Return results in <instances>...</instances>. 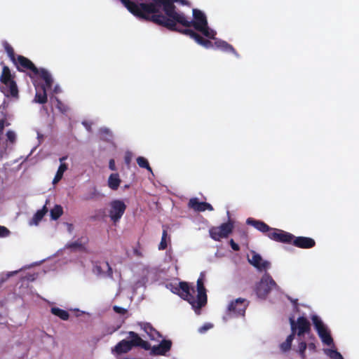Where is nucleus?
Segmentation results:
<instances>
[{
    "instance_id": "nucleus-1",
    "label": "nucleus",
    "mask_w": 359,
    "mask_h": 359,
    "mask_svg": "<svg viewBox=\"0 0 359 359\" xmlns=\"http://www.w3.org/2000/svg\"><path fill=\"white\" fill-rule=\"evenodd\" d=\"M156 11L149 14L147 21H151L156 25L163 26L169 30H175V21L182 15V13L176 11L174 2L180 1L182 4H186L185 0H153Z\"/></svg>"
},
{
    "instance_id": "nucleus-2",
    "label": "nucleus",
    "mask_w": 359,
    "mask_h": 359,
    "mask_svg": "<svg viewBox=\"0 0 359 359\" xmlns=\"http://www.w3.org/2000/svg\"><path fill=\"white\" fill-rule=\"evenodd\" d=\"M13 64L18 71L27 72L30 78L39 76L45 81L48 88H51L53 81L50 74L46 69H38L29 59L20 55H17L15 62Z\"/></svg>"
},
{
    "instance_id": "nucleus-3",
    "label": "nucleus",
    "mask_w": 359,
    "mask_h": 359,
    "mask_svg": "<svg viewBox=\"0 0 359 359\" xmlns=\"http://www.w3.org/2000/svg\"><path fill=\"white\" fill-rule=\"evenodd\" d=\"M0 90L6 97H18V88L15 81V75L11 74L10 68L4 65L0 75Z\"/></svg>"
},
{
    "instance_id": "nucleus-4",
    "label": "nucleus",
    "mask_w": 359,
    "mask_h": 359,
    "mask_svg": "<svg viewBox=\"0 0 359 359\" xmlns=\"http://www.w3.org/2000/svg\"><path fill=\"white\" fill-rule=\"evenodd\" d=\"M120 1L133 15L144 20L148 18L149 14L156 11V6L152 3L137 4L130 0Z\"/></svg>"
},
{
    "instance_id": "nucleus-5",
    "label": "nucleus",
    "mask_w": 359,
    "mask_h": 359,
    "mask_svg": "<svg viewBox=\"0 0 359 359\" xmlns=\"http://www.w3.org/2000/svg\"><path fill=\"white\" fill-rule=\"evenodd\" d=\"M194 20L188 19L184 13L175 21V25L180 24L185 27H194L196 30L208 25L205 15L201 11L194 8L192 11Z\"/></svg>"
},
{
    "instance_id": "nucleus-6",
    "label": "nucleus",
    "mask_w": 359,
    "mask_h": 359,
    "mask_svg": "<svg viewBox=\"0 0 359 359\" xmlns=\"http://www.w3.org/2000/svg\"><path fill=\"white\" fill-rule=\"evenodd\" d=\"M289 321L291 327V333L294 334V336L297 335L299 340L305 335H309L311 338L315 339L313 334L311 333V323L306 317L300 316L297 320H295L293 317H290Z\"/></svg>"
},
{
    "instance_id": "nucleus-7",
    "label": "nucleus",
    "mask_w": 359,
    "mask_h": 359,
    "mask_svg": "<svg viewBox=\"0 0 359 359\" xmlns=\"http://www.w3.org/2000/svg\"><path fill=\"white\" fill-rule=\"evenodd\" d=\"M278 287V286L271 275L265 273L260 281L256 285L255 292L258 297L265 299L273 289Z\"/></svg>"
},
{
    "instance_id": "nucleus-8",
    "label": "nucleus",
    "mask_w": 359,
    "mask_h": 359,
    "mask_svg": "<svg viewBox=\"0 0 359 359\" xmlns=\"http://www.w3.org/2000/svg\"><path fill=\"white\" fill-rule=\"evenodd\" d=\"M233 228V222L229 219L219 226L211 227L209 229L210 236L214 241H220L222 238H227L232 233Z\"/></svg>"
},
{
    "instance_id": "nucleus-9",
    "label": "nucleus",
    "mask_w": 359,
    "mask_h": 359,
    "mask_svg": "<svg viewBox=\"0 0 359 359\" xmlns=\"http://www.w3.org/2000/svg\"><path fill=\"white\" fill-rule=\"evenodd\" d=\"M170 290L175 294L179 295L184 300L190 304V301L194 302V287H191L188 283L181 281L178 285L170 284Z\"/></svg>"
},
{
    "instance_id": "nucleus-10",
    "label": "nucleus",
    "mask_w": 359,
    "mask_h": 359,
    "mask_svg": "<svg viewBox=\"0 0 359 359\" xmlns=\"http://www.w3.org/2000/svg\"><path fill=\"white\" fill-rule=\"evenodd\" d=\"M311 320L319 337L323 344L331 346L333 344V339L327 327L324 325L321 319L316 315L311 316Z\"/></svg>"
},
{
    "instance_id": "nucleus-11",
    "label": "nucleus",
    "mask_w": 359,
    "mask_h": 359,
    "mask_svg": "<svg viewBox=\"0 0 359 359\" xmlns=\"http://www.w3.org/2000/svg\"><path fill=\"white\" fill-rule=\"evenodd\" d=\"M126 208L127 206L123 201L116 199L110 202L109 217L114 224L120 221L126 212Z\"/></svg>"
},
{
    "instance_id": "nucleus-12",
    "label": "nucleus",
    "mask_w": 359,
    "mask_h": 359,
    "mask_svg": "<svg viewBox=\"0 0 359 359\" xmlns=\"http://www.w3.org/2000/svg\"><path fill=\"white\" fill-rule=\"evenodd\" d=\"M197 291L198 294L196 297L194 295V302L190 301V304L195 311L200 310L207 304L208 301L206 290L204 286L203 278L201 277L197 280Z\"/></svg>"
},
{
    "instance_id": "nucleus-13",
    "label": "nucleus",
    "mask_w": 359,
    "mask_h": 359,
    "mask_svg": "<svg viewBox=\"0 0 359 359\" xmlns=\"http://www.w3.org/2000/svg\"><path fill=\"white\" fill-rule=\"evenodd\" d=\"M249 305V302L244 298H238L231 301L228 306V313L231 316H244Z\"/></svg>"
},
{
    "instance_id": "nucleus-14",
    "label": "nucleus",
    "mask_w": 359,
    "mask_h": 359,
    "mask_svg": "<svg viewBox=\"0 0 359 359\" xmlns=\"http://www.w3.org/2000/svg\"><path fill=\"white\" fill-rule=\"evenodd\" d=\"M267 236L276 242L291 244L294 235L279 229L272 228L271 231L267 233Z\"/></svg>"
},
{
    "instance_id": "nucleus-15",
    "label": "nucleus",
    "mask_w": 359,
    "mask_h": 359,
    "mask_svg": "<svg viewBox=\"0 0 359 359\" xmlns=\"http://www.w3.org/2000/svg\"><path fill=\"white\" fill-rule=\"evenodd\" d=\"M291 244L299 248L309 249L316 245L315 241L309 237L294 236L291 241Z\"/></svg>"
},
{
    "instance_id": "nucleus-16",
    "label": "nucleus",
    "mask_w": 359,
    "mask_h": 359,
    "mask_svg": "<svg viewBox=\"0 0 359 359\" xmlns=\"http://www.w3.org/2000/svg\"><path fill=\"white\" fill-rule=\"evenodd\" d=\"M249 262L259 271L266 270L271 266V263L268 261L264 260L262 256L256 253L252 252L251 259H248Z\"/></svg>"
},
{
    "instance_id": "nucleus-17",
    "label": "nucleus",
    "mask_w": 359,
    "mask_h": 359,
    "mask_svg": "<svg viewBox=\"0 0 359 359\" xmlns=\"http://www.w3.org/2000/svg\"><path fill=\"white\" fill-rule=\"evenodd\" d=\"M188 206L197 212L212 211L214 210L211 204L207 202H200L197 198H191L188 203Z\"/></svg>"
},
{
    "instance_id": "nucleus-18",
    "label": "nucleus",
    "mask_w": 359,
    "mask_h": 359,
    "mask_svg": "<svg viewBox=\"0 0 359 359\" xmlns=\"http://www.w3.org/2000/svg\"><path fill=\"white\" fill-rule=\"evenodd\" d=\"M172 342L170 340L163 339L159 345L154 346L151 350L153 355H163L171 348Z\"/></svg>"
},
{
    "instance_id": "nucleus-19",
    "label": "nucleus",
    "mask_w": 359,
    "mask_h": 359,
    "mask_svg": "<svg viewBox=\"0 0 359 359\" xmlns=\"http://www.w3.org/2000/svg\"><path fill=\"white\" fill-rule=\"evenodd\" d=\"M246 222L248 224L254 226L256 229L265 233L266 236L267 233L271 231L272 230V227L269 226L265 222L260 220H256L251 217L248 218Z\"/></svg>"
},
{
    "instance_id": "nucleus-20",
    "label": "nucleus",
    "mask_w": 359,
    "mask_h": 359,
    "mask_svg": "<svg viewBox=\"0 0 359 359\" xmlns=\"http://www.w3.org/2000/svg\"><path fill=\"white\" fill-rule=\"evenodd\" d=\"M215 47L217 49H220L221 50L226 53H232L236 57H238L239 55L235 48L229 43L221 39H215Z\"/></svg>"
},
{
    "instance_id": "nucleus-21",
    "label": "nucleus",
    "mask_w": 359,
    "mask_h": 359,
    "mask_svg": "<svg viewBox=\"0 0 359 359\" xmlns=\"http://www.w3.org/2000/svg\"><path fill=\"white\" fill-rule=\"evenodd\" d=\"M142 329L147 334L151 340H156L161 337L159 332L154 329L150 323H144Z\"/></svg>"
},
{
    "instance_id": "nucleus-22",
    "label": "nucleus",
    "mask_w": 359,
    "mask_h": 359,
    "mask_svg": "<svg viewBox=\"0 0 359 359\" xmlns=\"http://www.w3.org/2000/svg\"><path fill=\"white\" fill-rule=\"evenodd\" d=\"M132 349V347L128 341L126 339H123L119 341L116 346L114 347V351L117 354L126 353L130 351Z\"/></svg>"
},
{
    "instance_id": "nucleus-23",
    "label": "nucleus",
    "mask_w": 359,
    "mask_h": 359,
    "mask_svg": "<svg viewBox=\"0 0 359 359\" xmlns=\"http://www.w3.org/2000/svg\"><path fill=\"white\" fill-rule=\"evenodd\" d=\"M67 159V156H63L60 158V161L61 162L60 165L59 166L57 171L53 178V183H57L62 177L64 172L67 170V165L63 163L62 161Z\"/></svg>"
},
{
    "instance_id": "nucleus-24",
    "label": "nucleus",
    "mask_w": 359,
    "mask_h": 359,
    "mask_svg": "<svg viewBox=\"0 0 359 359\" xmlns=\"http://www.w3.org/2000/svg\"><path fill=\"white\" fill-rule=\"evenodd\" d=\"M121 179L118 173H112L108 179V186L112 190H117L121 184Z\"/></svg>"
},
{
    "instance_id": "nucleus-25",
    "label": "nucleus",
    "mask_w": 359,
    "mask_h": 359,
    "mask_svg": "<svg viewBox=\"0 0 359 359\" xmlns=\"http://www.w3.org/2000/svg\"><path fill=\"white\" fill-rule=\"evenodd\" d=\"M50 311L53 315L59 317L60 319L63 320H67L69 318V314L68 311L60 309L58 307H52Z\"/></svg>"
},
{
    "instance_id": "nucleus-26",
    "label": "nucleus",
    "mask_w": 359,
    "mask_h": 359,
    "mask_svg": "<svg viewBox=\"0 0 359 359\" xmlns=\"http://www.w3.org/2000/svg\"><path fill=\"white\" fill-rule=\"evenodd\" d=\"M46 88H48L46 85L41 87L42 92H36L35 95L34 100L39 104H45L47 102V94Z\"/></svg>"
},
{
    "instance_id": "nucleus-27",
    "label": "nucleus",
    "mask_w": 359,
    "mask_h": 359,
    "mask_svg": "<svg viewBox=\"0 0 359 359\" xmlns=\"http://www.w3.org/2000/svg\"><path fill=\"white\" fill-rule=\"evenodd\" d=\"M130 340L128 341L131 347H139L142 339L135 332L130 331L128 332Z\"/></svg>"
},
{
    "instance_id": "nucleus-28",
    "label": "nucleus",
    "mask_w": 359,
    "mask_h": 359,
    "mask_svg": "<svg viewBox=\"0 0 359 359\" xmlns=\"http://www.w3.org/2000/svg\"><path fill=\"white\" fill-rule=\"evenodd\" d=\"M294 337V334L290 333L286 340L280 344V348L283 352H287L290 350Z\"/></svg>"
},
{
    "instance_id": "nucleus-29",
    "label": "nucleus",
    "mask_w": 359,
    "mask_h": 359,
    "mask_svg": "<svg viewBox=\"0 0 359 359\" xmlns=\"http://www.w3.org/2000/svg\"><path fill=\"white\" fill-rule=\"evenodd\" d=\"M197 31L201 32L208 39H215L216 32L211 29L208 27V24L205 26L202 27L201 29H198Z\"/></svg>"
},
{
    "instance_id": "nucleus-30",
    "label": "nucleus",
    "mask_w": 359,
    "mask_h": 359,
    "mask_svg": "<svg viewBox=\"0 0 359 359\" xmlns=\"http://www.w3.org/2000/svg\"><path fill=\"white\" fill-rule=\"evenodd\" d=\"M168 238L170 241V237L168 236V230H167L166 228H164L163 229L161 240V242H160V243L158 245V250H165L167 248V247H168L167 239Z\"/></svg>"
},
{
    "instance_id": "nucleus-31",
    "label": "nucleus",
    "mask_w": 359,
    "mask_h": 359,
    "mask_svg": "<svg viewBox=\"0 0 359 359\" xmlns=\"http://www.w3.org/2000/svg\"><path fill=\"white\" fill-rule=\"evenodd\" d=\"M47 212L48 209L46 205H44L42 209L37 210L32 219L34 223L35 224H38L39 222L43 219L44 215L47 213Z\"/></svg>"
},
{
    "instance_id": "nucleus-32",
    "label": "nucleus",
    "mask_w": 359,
    "mask_h": 359,
    "mask_svg": "<svg viewBox=\"0 0 359 359\" xmlns=\"http://www.w3.org/2000/svg\"><path fill=\"white\" fill-rule=\"evenodd\" d=\"M198 44L203 46L205 48H211L215 47V42L212 43L208 39H204L199 34L195 40Z\"/></svg>"
},
{
    "instance_id": "nucleus-33",
    "label": "nucleus",
    "mask_w": 359,
    "mask_h": 359,
    "mask_svg": "<svg viewBox=\"0 0 359 359\" xmlns=\"http://www.w3.org/2000/svg\"><path fill=\"white\" fill-rule=\"evenodd\" d=\"M63 213V210L61 205H55L54 208L50 210L51 218L54 220L57 219Z\"/></svg>"
},
{
    "instance_id": "nucleus-34",
    "label": "nucleus",
    "mask_w": 359,
    "mask_h": 359,
    "mask_svg": "<svg viewBox=\"0 0 359 359\" xmlns=\"http://www.w3.org/2000/svg\"><path fill=\"white\" fill-rule=\"evenodd\" d=\"M4 49L8 54V56L11 59V60L13 62H15V60L17 58V55L15 53L13 48L7 42L4 43Z\"/></svg>"
},
{
    "instance_id": "nucleus-35",
    "label": "nucleus",
    "mask_w": 359,
    "mask_h": 359,
    "mask_svg": "<svg viewBox=\"0 0 359 359\" xmlns=\"http://www.w3.org/2000/svg\"><path fill=\"white\" fill-rule=\"evenodd\" d=\"M137 163L140 168H145L149 172H152V169L149 165V161L143 156H139L136 159Z\"/></svg>"
},
{
    "instance_id": "nucleus-36",
    "label": "nucleus",
    "mask_w": 359,
    "mask_h": 359,
    "mask_svg": "<svg viewBox=\"0 0 359 359\" xmlns=\"http://www.w3.org/2000/svg\"><path fill=\"white\" fill-rule=\"evenodd\" d=\"M175 31V32H178L180 33H182L183 34L187 35V36H190L191 39H193L194 40H196V39L197 38V36L198 35V33H196V32H194L192 29H178L177 26H176V29Z\"/></svg>"
},
{
    "instance_id": "nucleus-37",
    "label": "nucleus",
    "mask_w": 359,
    "mask_h": 359,
    "mask_svg": "<svg viewBox=\"0 0 359 359\" xmlns=\"http://www.w3.org/2000/svg\"><path fill=\"white\" fill-rule=\"evenodd\" d=\"M100 134L102 135L101 138L107 142H111L113 137L111 132L108 128H101Z\"/></svg>"
},
{
    "instance_id": "nucleus-38",
    "label": "nucleus",
    "mask_w": 359,
    "mask_h": 359,
    "mask_svg": "<svg viewBox=\"0 0 359 359\" xmlns=\"http://www.w3.org/2000/svg\"><path fill=\"white\" fill-rule=\"evenodd\" d=\"M325 353L331 358V359H344L341 354L338 352L337 350L333 349H325Z\"/></svg>"
},
{
    "instance_id": "nucleus-39",
    "label": "nucleus",
    "mask_w": 359,
    "mask_h": 359,
    "mask_svg": "<svg viewBox=\"0 0 359 359\" xmlns=\"http://www.w3.org/2000/svg\"><path fill=\"white\" fill-rule=\"evenodd\" d=\"M307 348V344L304 341H299V344H298V351H299V353L301 356V358L302 359H304L305 358V351Z\"/></svg>"
},
{
    "instance_id": "nucleus-40",
    "label": "nucleus",
    "mask_w": 359,
    "mask_h": 359,
    "mask_svg": "<svg viewBox=\"0 0 359 359\" xmlns=\"http://www.w3.org/2000/svg\"><path fill=\"white\" fill-rule=\"evenodd\" d=\"M68 247L72 249H79L80 250H84L85 247L79 240L72 242L68 245Z\"/></svg>"
},
{
    "instance_id": "nucleus-41",
    "label": "nucleus",
    "mask_w": 359,
    "mask_h": 359,
    "mask_svg": "<svg viewBox=\"0 0 359 359\" xmlns=\"http://www.w3.org/2000/svg\"><path fill=\"white\" fill-rule=\"evenodd\" d=\"M11 232L6 226L0 225V237L6 238L10 235Z\"/></svg>"
},
{
    "instance_id": "nucleus-42",
    "label": "nucleus",
    "mask_w": 359,
    "mask_h": 359,
    "mask_svg": "<svg viewBox=\"0 0 359 359\" xmlns=\"http://www.w3.org/2000/svg\"><path fill=\"white\" fill-rule=\"evenodd\" d=\"M6 137H7V140L11 142V143H14L15 142V140H16V135H15V133L12 131V130H8L7 133H6Z\"/></svg>"
},
{
    "instance_id": "nucleus-43",
    "label": "nucleus",
    "mask_w": 359,
    "mask_h": 359,
    "mask_svg": "<svg viewBox=\"0 0 359 359\" xmlns=\"http://www.w3.org/2000/svg\"><path fill=\"white\" fill-rule=\"evenodd\" d=\"M113 310L118 314L125 315L128 313V310L126 309L120 307L118 306H114Z\"/></svg>"
},
{
    "instance_id": "nucleus-44",
    "label": "nucleus",
    "mask_w": 359,
    "mask_h": 359,
    "mask_svg": "<svg viewBox=\"0 0 359 359\" xmlns=\"http://www.w3.org/2000/svg\"><path fill=\"white\" fill-rule=\"evenodd\" d=\"M139 347H141L146 351L151 350V344L148 341H144L143 339L141 341Z\"/></svg>"
},
{
    "instance_id": "nucleus-45",
    "label": "nucleus",
    "mask_w": 359,
    "mask_h": 359,
    "mask_svg": "<svg viewBox=\"0 0 359 359\" xmlns=\"http://www.w3.org/2000/svg\"><path fill=\"white\" fill-rule=\"evenodd\" d=\"M104 264H105V266L107 267V276H109V278H112L113 277V271H112V269L110 266L109 262H105Z\"/></svg>"
},
{
    "instance_id": "nucleus-46",
    "label": "nucleus",
    "mask_w": 359,
    "mask_h": 359,
    "mask_svg": "<svg viewBox=\"0 0 359 359\" xmlns=\"http://www.w3.org/2000/svg\"><path fill=\"white\" fill-rule=\"evenodd\" d=\"M229 244L234 251H238L240 250L239 245L237 243H236L233 239L230 240Z\"/></svg>"
},
{
    "instance_id": "nucleus-47",
    "label": "nucleus",
    "mask_w": 359,
    "mask_h": 359,
    "mask_svg": "<svg viewBox=\"0 0 359 359\" xmlns=\"http://www.w3.org/2000/svg\"><path fill=\"white\" fill-rule=\"evenodd\" d=\"M109 168L111 170H116V165L114 159H110L109 162Z\"/></svg>"
},
{
    "instance_id": "nucleus-48",
    "label": "nucleus",
    "mask_w": 359,
    "mask_h": 359,
    "mask_svg": "<svg viewBox=\"0 0 359 359\" xmlns=\"http://www.w3.org/2000/svg\"><path fill=\"white\" fill-rule=\"evenodd\" d=\"M309 350L315 352L316 351V346L313 342H311L307 345Z\"/></svg>"
},
{
    "instance_id": "nucleus-49",
    "label": "nucleus",
    "mask_w": 359,
    "mask_h": 359,
    "mask_svg": "<svg viewBox=\"0 0 359 359\" xmlns=\"http://www.w3.org/2000/svg\"><path fill=\"white\" fill-rule=\"evenodd\" d=\"M5 127V120L0 119V135L3 133Z\"/></svg>"
},
{
    "instance_id": "nucleus-50",
    "label": "nucleus",
    "mask_w": 359,
    "mask_h": 359,
    "mask_svg": "<svg viewBox=\"0 0 359 359\" xmlns=\"http://www.w3.org/2000/svg\"><path fill=\"white\" fill-rule=\"evenodd\" d=\"M100 194L97 192V191L95 189L93 192L90 194V196L88 198V199H93L97 196H98Z\"/></svg>"
},
{
    "instance_id": "nucleus-51",
    "label": "nucleus",
    "mask_w": 359,
    "mask_h": 359,
    "mask_svg": "<svg viewBox=\"0 0 359 359\" xmlns=\"http://www.w3.org/2000/svg\"><path fill=\"white\" fill-rule=\"evenodd\" d=\"M95 269L96 272H97V274L101 275V274L104 273V271H102L101 266L96 265L95 266Z\"/></svg>"
},
{
    "instance_id": "nucleus-52",
    "label": "nucleus",
    "mask_w": 359,
    "mask_h": 359,
    "mask_svg": "<svg viewBox=\"0 0 359 359\" xmlns=\"http://www.w3.org/2000/svg\"><path fill=\"white\" fill-rule=\"evenodd\" d=\"M133 253L135 256L138 257H143V255L142 253L137 248H135L133 250Z\"/></svg>"
},
{
    "instance_id": "nucleus-53",
    "label": "nucleus",
    "mask_w": 359,
    "mask_h": 359,
    "mask_svg": "<svg viewBox=\"0 0 359 359\" xmlns=\"http://www.w3.org/2000/svg\"><path fill=\"white\" fill-rule=\"evenodd\" d=\"M212 326L210 325H205L203 327H201L200 329H199V331L201 332H203L206 330H208V329H210Z\"/></svg>"
},
{
    "instance_id": "nucleus-54",
    "label": "nucleus",
    "mask_w": 359,
    "mask_h": 359,
    "mask_svg": "<svg viewBox=\"0 0 359 359\" xmlns=\"http://www.w3.org/2000/svg\"><path fill=\"white\" fill-rule=\"evenodd\" d=\"M15 273H17V271L11 272L7 275V277L8 278V277L11 276L13 274H15Z\"/></svg>"
},
{
    "instance_id": "nucleus-55",
    "label": "nucleus",
    "mask_w": 359,
    "mask_h": 359,
    "mask_svg": "<svg viewBox=\"0 0 359 359\" xmlns=\"http://www.w3.org/2000/svg\"><path fill=\"white\" fill-rule=\"evenodd\" d=\"M292 302L297 306V299L292 300Z\"/></svg>"
}]
</instances>
